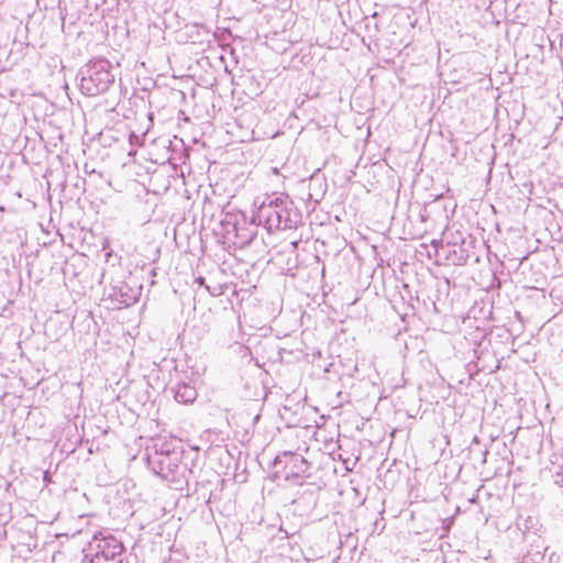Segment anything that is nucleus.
<instances>
[{"mask_svg":"<svg viewBox=\"0 0 563 563\" xmlns=\"http://www.w3.org/2000/svg\"><path fill=\"white\" fill-rule=\"evenodd\" d=\"M108 563H130V562L126 560L125 553H121L120 556H117L114 560H111Z\"/></svg>","mask_w":563,"mask_h":563,"instance_id":"obj_13","label":"nucleus"},{"mask_svg":"<svg viewBox=\"0 0 563 563\" xmlns=\"http://www.w3.org/2000/svg\"><path fill=\"white\" fill-rule=\"evenodd\" d=\"M129 141L131 145H140V136L134 132H131L129 135Z\"/></svg>","mask_w":563,"mask_h":563,"instance_id":"obj_12","label":"nucleus"},{"mask_svg":"<svg viewBox=\"0 0 563 563\" xmlns=\"http://www.w3.org/2000/svg\"><path fill=\"white\" fill-rule=\"evenodd\" d=\"M440 76L442 77L444 84H451L455 86L457 84L455 67L453 62H446L440 66Z\"/></svg>","mask_w":563,"mask_h":563,"instance_id":"obj_11","label":"nucleus"},{"mask_svg":"<svg viewBox=\"0 0 563 563\" xmlns=\"http://www.w3.org/2000/svg\"><path fill=\"white\" fill-rule=\"evenodd\" d=\"M153 453H148L146 462L148 467L161 478L168 482L175 489H183V484L196 479L194 470L180 462V453L172 450L166 442L154 443Z\"/></svg>","mask_w":563,"mask_h":563,"instance_id":"obj_1","label":"nucleus"},{"mask_svg":"<svg viewBox=\"0 0 563 563\" xmlns=\"http://www.w3.org/2000/svg\"><path fill=\"white\" fill-rule=\"evenodd\" d=\"M197 282H198L200 285H202V284L205 283V278H203V277H199V278L197 279Z\"/></svg>","mask_w":563,"mask_h":563,"instance_id":"obj_15","label":"nucleus"},{"mask_svg":"<svg viewBox=\"0 0 563 563\" xmlns=\"http://www.w3.org/2000/svg\"><path fill=\"white\" fill-rule=\"evenodd\" d=\"M167 563V562H166Z\"/></svg>","mask_w":563,"mask_h":563,"instance_id":"obj_16","label":"nucleus"},{"mask_svg":"<svg viewBox=\"0 0 563 563\" xmlns=\"http://www.w3.org/2000/svg\"><path fill=\"white\" fill-rule=\"evenodd\" d=\"M372 27H374V30L378 33L379 32V27H378V23L375 22L374 24H372Z\"/></svg>","mask_w":563,"mask_h":563,"instance_id":"obj_14","label":"nucleus"},{"mask_svg":"<svg viewBox=\"0 0 563 563\" xmlns=\"http://www.w3.org/2000/svg\"><path fill=\"white\" fill-rule=\"evenodd\" d=\"M174 398L177 402L188 405L192 404L198 396L196 386L191 382L179 380L170 387Z\"/></svg>","mask_w":563,"mask_h":563,"instance_id":"obj_9","label":"nucleus"},{"mask_svg":"<svg viewBox=\"0 0 563 563\" xmlns=\"http://www.w3.org/2000/svg\"><path fill=\"white\" fill-rule=\"evenodd\" d=\"M141 286H131L125 282H121L112 288L110 297L129 307L137 301L141 296Z\"/></svg>","mask_w":563,"mask_h":563,"instance_id":"obj_8","label":"nucleus"},{"mask_svg":"<svg viewBox=\"0 0 563 563\" xmlns=\"http://www.w3.org/2000/svg\"><path fill=\"white\" fill-rule=\"evenodd\" d=\"M258 222L255 220V216L251 222L241 223L238 228L236 238L234 239L233 245L239 249L247 246L256 236Z\"/></svg>","mask_w":563,"mask_h":563,"instance_id":"obj_10","label":"nucleus"},{"mask_svg":"<svg viewBox=\"0 0 563 563\" xmlns=\"http://www.w3.org/2000/svg\"><path fill=\"white\" fill-rule=\"evenodd\" d=\"M100 538L95 536V548L91 547V550H95V553L89 556L86 554L84 556L82 563H108L111 560H114L117 556H120L121 553H125V548L123 543L118 540L112 534L103 536L100 533Z\"/></svg>","mask_w":563,"mask_h":563,"instance_id":"obj_4","label":"nucleus"},{"mask_svg":"<svg viewBox=\"0 0 563 563\" xmlns=\"http://www.w3.org/2000/svg\"><path fill=\"white\" fill-rule=\"evenodd\" d=\"M241 223H245V214L242 212H227L223 218L220 220L221 227V235L223 238V242L228 244H232L234 239L236 238V232L239 225Z\"/></svg>","mask_w":563,"mask_h":563,"instance_id":"obj_7","label":"nucleus"},{"mask_svg":"<svg viewBox=\"0 0 563 563\" xmlns=\"http://www.w3.org/2000/svg\"><path fill=\"white\" fill-rule=\"evenodd\" d=\"M275 467L282 466L285 471V479L292 481L295 484L301 485L302 482L299 479L310 475V463L301 455L296 452L285 451L278 454L273 462Z\"/></svg>","mask_w":563,"mask_h":563,"instance_id":"obj_5","label":"nucleus"},{"mask_svg":"<svg viewBox=\"0 0 563 563\" xmlns=\"http://www.w3.org/2000/svg\"><path fill=\"white\" fill-rule=\"evenodd\" d=\"M111 70L112 65L106 58H97L87 63L78 74L80 91L88 97L107 92L115 78Z\"/></svg>","mask_w":563,"mask_h":563,"instance_id":"obj_3","label":"nucleus"},{"mask_svg":"<svg viewBox=\"0 0 563 563\" xmlns=\"http://www.w3.org/2000/svg\"><path fill=\"white\" fill-rule=\"evenodd\" d=\"M255 220L268 232L289 230L301 222V212L288 196L267 197L257 208Z\"/></svg>","mask_w":563,"mask_h":563,"instance_id":"obj_2","label":"nucleus"},{"mask_svg":"<svg viewBox=\"0 0 563 563\" xmlns=\"http://www.w3.org/2000/svg\"><path fill=\"white\" fill-rule=\"evenodd\" d=\"M452 288H455L454 277L445 276L438 282L437 294L433 300V308L437 313L444 317L455 316V292H451Z\"/></svg>","mask_w":563,"mask_h":563,"instance_id":"obj_6","label":"nucleus"}]
</instances>
